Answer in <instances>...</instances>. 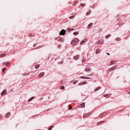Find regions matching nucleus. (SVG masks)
<instances>
[{"instance_id":"obj_43","label":"nucleus","mask_w":130,"mask_h":130,"mask_svg":"<svg viewBox=\"0 0 130 130\" xmlns=\"http://www.w3.org/2000/svg\"><path fill=\"white\" fill-rule=\"evenodd\" d=\"M5 63H6L3 62V66H4V64H6Z\"/></svg>"},{"instance_id":"obj_13","label":"nucleus","mask_w":130,"mask_h":130,"mask_svg":"<svg viewBox=\"0 0 130 130\" xmlns=\"http://www.w3.org/2000/svg\"><path fill=\"white\" fill-rule=\"evenodd\" d=\"M95 52H96V54H98V53H100V52H101V50H100V49H97L96 50V51H95Z\"/></svg>"},{"instance_id":"obj_1","label":"nucleus","mask_w":130,"mask_h":130,"mask_svg":"<svg viewBox=\"0 0 130 130\" xmlns=\"http://www.w3.org/2000/svg\"><path fill=\"white\" fill-rule=\"evenodd\" d=\"M78 42H80V41L77 38H75L72 41L71 44H72V45H76Z\"/></svg>"},{"instance_id":"obj_38","label":"nucleus","mask_w":130,"mask_h":130,"mask_svg":"<svg viewBox=\"0 0 130 130\" xmlns=\"http://www.w3.org/2000/svg\"><path fill=\"white\" fill-rule=\"evenodd\" d=\"M71 109H72V107H70V108H69V110H71Z\"/></svg>"},{"instance_id":"obj_36","label":"nucleus","mask_w":130,"mask_h":130,"mask_svg":"<svg viewBox=\"0 0 130 130\" xmlns=\"http://www.w3.org/2000/svg\"><path fill=\"white\" fill-rule=\"evenodd\" d=\"M38 48H41V47H37V48H36V49H38Z\"/></svg>"},{"instance_id":"obj_6","label":"nucleus","mask_w":130,"mask_h":130,"mask_svg":"<svg viewBox=\"0 0 130 130\" xmlns=\"http://www.w3.org/2000/svg\"><path fill=\"white\" fill-rule=\"evenodd\" d=\"M117 61H111L109 64V66H112L113 64H116Z\"/></svg>"},{"instance_id":"obj_12","label":"nucleus","mask_w":130,"mask_h":130,"mask_svg":"<svg viewBox=\"0 0 130 130\" xmlns=\"http://www.w3.org/2000/svg\"><path fill=\"white\" fill-rule=\"evenodd\" d=\"M80 78L81 79H86L87 80H89V79H91V78L88 77H80Z\"/></svg>"},{"instance_id":"obj_5","label":"nucleus","mask_w":130,"mask_h":130,"mask_svg":"<svg viewBox=\"0 0 130 130\" xmlns=\"http://www.w3.org/2000/svg\"><path fill=\"white\" fill-rule=\"evenodd\" d=\"M104 43V41L103 40H101V41H99L96 44H103Z\"/></svg>"},{"instance_id":"obj_20","label":"nucleus","mask_w":130,"mask_h":130,"mask_svg":"<svg viewBox=\"0 0 130 130\" xmlns=\"http://www.w3.org/2000/svg\"><path fill=\"white\" fill-rule=\"evenodd\" d=\"M34 96H32V98H31L30 99H29L28 100V102H30V101H32L33 100V99H34Z\"/></svg>"},{"instance_id":"obj_35","label":"nucleus","mask_w":130,"mask_h":130,"mask_svg":"<svg viewBox=\"0 0 130 130\" xmlns=\"http://www.w3.org/2000/svg\"><path fill=\"white\" fill-rule=\"evenodd\" d=\"M29 36H32V34H29Z\"/></svg>"},{"instance_id":"obj_27","label":"nucleus","mask_w":130,"mask_h":130,"mask_svg":"<svg viewBox=\"0 0 130 130\" xmlns=\"http://www.w3.org/2000/svg\"><path fill=\"white\" fill-rule=\"evenodd\" d=\"M110 36H111V35H108L106 37V38H109V37H110Z\"/></svg>"},{"instance_id":"obj_25","label":"nucleus","mask_w":130,"mask_h":130,"mask_svg":"<svg viewBox=\"0 0 130 130\" xmlns=\"http://www.w3.org/2000/svg\"><path fill=\"white\" fill-rule=\"evenodd\" d=\"M54 127V126H50L49 128H48V130H51L52 129V128Z\"/></svg>"},{"instance_id":"obj_40","label":"nucleus","mask_w":130,"mask_h":130,"mask_svg":"<svg viewBox=\"0 0 130 130\" xmlns=\"http://www.w3.org/2000/svg\"><path fill=\"white\" fill-rule=\"evenodd\" d=\"M36 46V45L35 44H34V47H35Z\"/></svg>"},{"instance_id":"obj_32","label":"nucleus","mask_w":130,"mask_h":130,"mask_svg":"<svg viewBox=\"0 0 130 130\" xmlns=\"http://www.w3.org/2000/svg\"><path fill=\"white\" fill-rule=\"evenodd\" d=\"M61 89L62 90H63V89H64V86H62L61 87Z\"/></svg>"},{"instance_id":"obj_11","label":"nucleus","mask_w":130,"mask_h":130,"mask_svg":"<svg viewBox=\"0 0 130 130\" xmlns=\"http://www.w3.org/2000/svg\"><path fill=\"white\" fill-rule=\"evenodd\" d=\"M44 75H45V73L43 72V73H41V74L39 75V77H40V78H42V77H43V76H44Z\"/></svg>"},{"instance_id":"obj_29","label":"nucleus","mask_w":130,"mask_h":130,"mask_svg":"<svg viewBox=\"0 0 130 130\" xmlns=\"http://www.w3.org/2000/svg\"><path fill=\"white\" fill-rule=\"evenodd\" d=\"M6 66H7V67H9L10 66V63H5Z\"/></svg>"},{"instance_id":"obj_15","label":"nucleus","mask_w":130,"mask_h":130,"mask_svg":"<svg viewBox=\"0 0 130 130\" xmlns=\"http://www.w3.org/2000/svg\"><path fill=\"white\" fill-rule=\"evenodd\" d=\"M10 115H11V113H8L6 114V118H9Z\"/></svg>"},{"instance_id":"obj_21","label":"nucleus","mask_w":130,"mask_h":130,"mask_svg":"<svg viewBox=\"0 0 130 130\" xmlns=\"http://www.w3.org/2000/svg\"><path fill=\"white\" fill-rule=\"evenodd\" d=\"M89 115L88 114H85L83 115V118H86V117H87V116H88Z\"/></svg>"},{"instance_id":"obj_18","label":"nucleus","mask_w":130,"mask_h":130,"mask_svg":"<svg viewBox=\"0 0 130 130\" xmlns=\"http://www.w3.org/2000/svg\"><path fill=\"white\" fill-rule=\"evenodd\" d=\"M81 107H82V108H84V107H85V103H82L81 104Z\"/></svg>"},{"instance_id":"obj_44","label":"nucleus","mask_w":130,"mask_h":130,"mask_svg":"<svg viewBox=\"0 0 130 130\" xmlns=\"http://www.w3.org/2000/svg\"><path fill=\"white\" fill-rule=\"evenodd\" d=\"M128 94H130V91L129 92H128Z\"/></svg>"},{"instance_id":"obj_22","label":"nucleus","mask_w":130,"mask_h":130,"mask_svg":"<svg viewBox=\"0 0 130 130\" xmlns=\"http://www.w3.org/2000/svg\"><path fill=\"white\" fill-rule=\"evenodd\" d=\"M39 67H40V64L36 65V66H35V69H39Z\"/></svg>"},{"instance_id":"obj_16","label":"nucleus","mask_w":130,"mask_h":130,"mask_svg":"<svg viewBox=\"0 0 130 130\" xmlns=\"http://www.w3.org/2000/svg\"><path fill=\"white\" fill-rule=\"evenodd\" d=\"M100 89H101V87L99 86V87H97V88L94 90V92H96V91H98L99 90H100Z\"/></svg>"},{"instance_id":"obj_3","label":"nucleus","mask_w":130,"mask_h":130,"mask_svg":"<svg viewBox=\"0 0 130 130\" xmlns=\"http://www.w3.org/2000/svg\"><path fill=\"white\" fill-rule=\"evenodd\" d=\"M64 34H66V30L62 29L59 33V35H64Z\"/></svg>"},{"instance_id":"obj_4","label":"nucleus","mask_w":130,"mask_h":130,"mask_svg":"<svg viewBox=\"0 0 130 130\" xmlns=\"http://www.w3.org/2000/svg\"><path fill=\"white\" fill-rule=\"evenodd\" d=\"M56 40L57 41H60V42H62V41H63V38H60V37H58V38H57Z\"/></svg>"},{"instance_id":"obj_34","label":"nucleus","mask_w":130,"mask_h":130,"mask_svg":"<svg viewBox=\"0 0 130 130\" xmlns=\"http://www.w3.org/2000/svg\"><path fill=\"white\" fill-rule=\"evenodd\" d=\"M69 30H70V31H74V29H73V28L69 29Z\"/></svg>"},{"instance_id":"obj_41","label":"nucleus","mask_w":130,"mask_h":130,"mask_svg":"<svg viewBox=\"0 0 130 130\" xmlns=\"http://www.w3.org/2000/svg\"><path fill=\"white\" fill-rule=\"evenodd\" d=\"M107 54H108V55H110V54L108 53H107Z\"/></svg>"},{"instance_id":"obj_19","label":"nucleus","mask_w":130,"mask_h":130,"mask_svg":"<svg viewBox=\"0 0 130 130\" xmlns=\"http://www.w3.org/2000/svg\"><path fill=\"white\" fill-rule=\"evenodd\" d=\"M91 10H89L88 12H87L86 13V16H89V15H90V14H91Z\"/></svg>"},{"instance_id":"obj_9","label":"nucleus","mask_w":130,"mask_h":130,"mask_svg":"<svg viewBox=\"0 0 130 130\" xmlns=\"http://www.w3.org/2000/svg\"><path fill=\"white\" fill-rule=\"evenodd\" d=\"M6 93H7V90L5 89L2 91L1 96H4V95L6 94Z\"/></svg>"},{"instance_id":"obj_26","label":"nucleus","mask_w":130,"mask_h":130,"mask_svg":"<svg viewBox=\"0 0 130 130\" xmlns=\"http://www.w3.org/2000/svg\"><path fill=\"white\" fill-rule=\"evenodd\" d=\"M86 40H84L83 41H82L80 44H82V43H85V42H86Z\"/></svg>"},{"instance_id":"obj_8","label":"nucleus","mask_w":130,"mask_h":130,"mask_svg":"<svg viewBox=\"0 0 130 130\" xmlns=\"http://www.w3.org/2000/svg\"><path fill=\"white\" fill-rule=\"evenodd\" d=\"M87 81H84L83 82H81L80 83L78 84V86H82V85H85L86 84H87Z\"/></svg>"},{"instance_id":"obj_24","label":"nucleus","mask_w":130,"mask_h":130,"mask_svg":"<svg viewBox=\"0 0 130 130\" xmlns=\"http://www.w3.org/2000/svg\"><path fill=\"white\" fill-rule=\"evenodd\" d=\"M105 97L108 98L109 97H110V94H106V95H105Z\"/></svg>"},{"instance_id":"obj_17","label":"nucleus","mask_w":130,"mask_h":130,"mask_svg":"<svg viewBox=\"0 0 130 130\" xmlns=\"http://www.w3.org/2000/svg\"><path fill=\"white\" fill-rule=\"evenodd\" d=\"M103 122H104V121H102L101 122H98L97 123V125H100V124H101L102 123H103Z\"/></svg>"},{"instance_id":"obj_37","label":"nucleus","mask_w":130,"mask_h":130,"mask_svg":"<svg viewBox=\"0 0 130 130\" xmlns=\"http://www.w3.org/2000/svg\"><path fill=\"white\" fill-rule=\"evenodd\" d=\"M76 83H77V82L76 81H74L73 84L75 85V84H76Z\"/></svg>"},{"instance_id":"obj_33","label":"nucleus","mask_w":130,"mask_h":130,"mask_svg":"<svg viewBox=\"0 0 130 130\" xmlns=\"http://www.w3.org/2000/svg\"><path fill=\"white\" fill-rule=\"evenodd\" d=\"M74 17H75V16H71L69 17V19H72V18H74Z\"/></svg>"},{"instance_id":"obj_30","label":"nucleus","mask_w":130,"mask_h":130,"mask_svg":"<svg viewBox=\"0 0 130 130\" xmlns=\"http://www.w3.org/2000/svg\"><path fill=\"white\" fill-rule=\"evenodd\" d=\"M80 6H81V7H85V4H83V3H81L80 4Z\"/></svg>"},{"instance_id":"obj_10","label":"nucleus","mask_w":130,"mask_h":130,"mask_svg":"<svg viewBox=\"0 0 130 130\" xmlns=\"http://www.w3.org/2000/svg\"><path fill=\"white\" fill-rule=\"evenodd\" d=\"M92 26H93V23H91L87 26V28L90 29V28H92Z\"/></svg>"},{"instance_id":"obj_39","label":"nucleus","mask_w":130,"mask_h":130,"mask_svg":"<svg viewBox=\"0 0 130 130\" xmlns=\"http://www.w3.org/2000/svg\"><path fill=\"white\" fill-rule=\"evenodd\" d=\"M116 40H117V41H118L119 40V38H117V39H116Z\"/></svg>"},{"instance_id":"obj_14","label":"nucleus","mask_w":130,"mask_h":130,"mask_svg":"<svg viewBox=\"0 0 130 130\" xmlns=\"http://www.w3.org/2000/svg\"><path fill=\"white\" fill-rule=\"evenodd\" d=\"M79 57H80V56L79 55H76L74 56V58L75 59V60H77V59H79Z\"/></svg>"},{"instance_id":"obj_42","label":"nucleus","mask_w":130,"mask_h":130,"mask_svg":"<svg viewBox=\"0 0 130 130\" xmlns=\"http://www.w3.org/2000/svg\"><path fill=\"white\" fill-rule=\"evenodd\" d=\"M82 62H83V63H85V61H84V60H82Z\"/></svg>"},{"instance_id":"obj_7","label":"nucleus","mask_w":130,"mask_h":130,"mask_svg":"<svg viewBox=\"0 0 130 130\" xmlns=\"http://www.w3.org/2000/svg\"><path fill=\"white\" fill-rule=\"evenodd\" d=\"M90 71H92V69L90 67H87L85 69V72H90Z\"/></svg>"},{"instance_id":"obj_23","label":"nucleus","mask_w":130,"mask_h":130,"mask_svg":"<svg viewBox=\"0 0 130 130\" xmlns=\"http://www.w3.org/2000/svg\"><path fill=\"white\" fill-rule=\"evenodd\" d=\"M73 34L74 35H78V34H79V31L75 32Z\"/></svg>"},{"instance_id":"obj_2","label":"nucleus","mask_w":130,"mask_h":130,"mask_svg":"<svg viewBox=\"0 0 130 130\" xmlns=\"http://www.w3.org/2000/svg\"><path fill=\"white\" fill-rule=\"evenodd\" d=\"M117 68V66H114L113 67H111V68L109 69L108 72H112V71L116 70Z\"/></svg>"},{"instance_id":"obj_45","label":"nucleus","mask_w":130,"mask_h":130,"mask_svg":"<svg viewBox=\"0 0 130 130\" xmlns=\"http://www.w3.org/2000/svg\"><path fill=\"white\" fill-rule=\"evenodd\" d=\"M61 63H62V62H61Z\"/></svg>"},{"instance_id":"obj_28","label":"nucleus","mask_w":130,"mask_h":130,"mask_svg":"<svg viewBox=\"0 0 130 130\" xmlns=\"http://www.w3.org/2000/svg\"><path fill=\"white\" fill-rule=\"evenodd\" d=\"M6 71H7V69L4 68V69H3V73H5V72H6Z\"/></svg>"},{"instance_id":"obj_31","label":"nucleus","mask_w":130,"mask_h":130,"mask_svg":"<svg viewBox=\"0 0 130 130\" xmlns=\"http://www.w3.org/2000/svg\"><path fill=\"white\" fill-rule=\"evenodd\" d=\"M5 54H1L0 55V57H4Z\"/></svg>"}]
</instances>
